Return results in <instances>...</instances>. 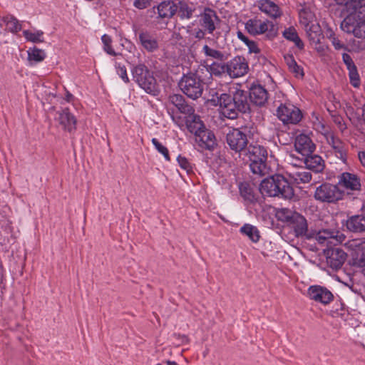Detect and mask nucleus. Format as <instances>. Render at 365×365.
I'll return each mask as SVG.
<instances>
[{"mask_svg": "<svg viewBox=\"0 0 365 365\" xmlns=\"http://www.w3.org/2000/svg\"><path fill=\"white\" fill-rule=\"evenodd\" d=\"M134 80L148 93L155 95L158 91L155 79L143 64L135 66L132 70Z\"/></svg>", "mask_w": 365, "mask_h": 365, "instance_id": "5", "label": "nucleus"}, {"mask_svg": "<svg viewBox=\"0 0 365 365\" xmlns=\"http://www.w3.org/2000/svg\"><path fill=\"white\" fill-rule=\"evenodd\" d=\"M245 155L250 161V169L254 174L264 175L267 173L266 161L267 151L262 145H250L245 150Z\"/></svg>", "mask_w": 365, "mask_h": 365, "instance_id": "2", "label": "nucleus"}, {"mask_svg": "<svg viewBox=\"0 0 365 365\" xmlns=\"http://www.w3.org/2000/svg\"><path fill=\"white\" fill-rule=\"evenodd\" d=\"M207 71L211 75L220 76L225 72L227 73V63L214 62L209 66Z\"/></svg>", "mask_w": 365, "mask_h": 365, "instance_id": "40", "label": "nucleus"}, {"mask_svg": "<svg viewBox=\"0 0 365 365\" xmlns=\"http://www.w3.org/2000/svg\"><path fill=\"white\" fill-rule=\"evenodd\" d=\"M202 51L206 56L211 57L217 60H222L224 54L216 49L212 48L207 45H205L202 48Z\"/></svg>", "mask_w": 365, "mask_h": 365, "instance_id": "44", "label": "nucleus"}, {"mask_svg": "<svg viewBox=\"0 0 365 365\" xmlns=\"http://www.w3.org/2000/svg\"><path fill=\"white\" fill-rule=\"evenodd\" d=\"M246 129V128L243 130L234 128L227 134V143L231 150H235L237 153L245 152L248 143V140L245 133Z\"/></svg>", "mask_w": 365, "mask_h": 365, "instance_id": "10", "label": "nucleus"}, {"mask_svg": "<svg viewBox=\"0 0 365 365\" xmlns=\"http://www.w3.org/2000/svg\"><path fill=\"white\" fill-rule=\"evenodd\" d=\"M115 66L116 68L117 73L125 83L129 82V78L127 74L126 68L124 66H121L120 63L115 62Z\"/></svg>", "mask_w": 365, "mask_h": 365, "instance_id": "50", "label": "nucleus"}, {"mask_svg": "<svg viewBox=\"0 0 365 365\" xmlns=\"http://www.w3.org/2000/svg\"><path fill=\"white\" fill-rule=\"evenodd\" d=\"M250 101L257 106H262L269 98L267 91L261 85H252L250 91Z\"/></svg>", "mask_w": 365, "mask_h": 365, "instance_id": "23", "label": "nucleus"}, {"mask_svg": "<svg viewBox=\"0 0 365 365\" xmlns=\"http://www.w3.org/2000/svg\"><path fill=\"white\" fill-rule=\"evenodd\" d=\"M231 99V96L227 93H222L218 97V105L221 114L227 118L235 119L238 116L240 110L237 106Z\"/></svg>", "mask_w": 365, "mask_h": 365, "instance_id": "15", "label": "nucleus"}, {"mask_svg": "<svg viewBox=\"0 0 365 365\" xmlns=\"http://www.w3.org/2000/svg\"><path fill=\"white\" fill-rule=\"evenodd\" d=\"M206 34H207V31L200 27L195 31L194 36L198 39H203L205 38Z\"/></svg>", "mask_w": 365, "mask_h": 365, "instance_id": "55", "label": "nucleus"}, {"mask_svg": "<svg viewBox=\"0 0 365 365\" xmlns=\"http://www.w3.org/2000/svg\"><path fill=\"white\" fill-rule=\"evenodd\" d=\"M294 148L296 151L304 157L313 153L316 146L308 135L301 133L295 138Z\"/></svg>", "mask_w": 365, "mask_h": 365, "instance_id": "18", "label": "nucleus"}, {"mask_svg": "<svg viewBox=\"0 0 365 365\" xmlns=\"http://www.w3.org/2000/svg\"><path fill=\"white\" fill-rule=\"evenodd\" d=\"M327 140L334 150L336 156L345 162L346 153L343 143L339 138H336L333 135H330L327 138Z\"/></svg>", "mask_w": 365, "mask_h": 365, "instance_id": "32", "label": "nucleus"}, {"mask_svg": "<svg viewBox=\"0 0 365 365\" xmlns=\"http://www.w3.org/2000/svg\"><path fill=\"white\" fill-rule=\"evenodd\" d=\"M186 125L188 130L195 135L205 128L200 116L194 113H190L186 117Z\"/></svg>", "mask_w": 365, "mask_h": 365, "instance_id": "28", "label": "nucleus"}, {"mask_svg": "<svg viewBox=\"0 0 365 365\" xmlns=\"http://www.w3.org/2000/svg\"><path fill=\"white\" fill-rule=\"evenodd\" d=\"M230 92L232 94L231 99L238 107L241 113H246L250 110V104L247 101V93L241 89V86L234 84L230 88Z\"/></svg>", "mask_w": 365, "mask_h": 365, "instance_id": "17", "label": "nucleus"}, {"mask_svg": "<svg viewBox=\"0 0 365 365\" xmlns=\"http://www.w3.org/2000/svg\"><path fill=\"white\" fill-rule=\"evenodd\" d=\"M102 42L103 43V50L109 55L117 56L118 53L114 51L112 47V38L107 34H104L101 37Z\"/></svg>", "mask_w": 365, "mask_h": 365, "instance_id": "45", "label": "nucleus"}, {"mask_svg": "<svg viewBox=\"0 0 365 365\" xmlns=\"http://www.w3.org/2000/svg\"><path fill=\"white\" fill-rule=\"evenodd\" d=\"M332 44L334 48L337 50L341 49L344 47V44L336 38L334 37L332 38Z\"/></svg>", "mask_w": 365, "mask_h": 365, "instance_id": "56", "label": "nucleus"}, {"mask_svg": "<svg viewBox=\"0 0 365 365\" xmlns=\"http://www.w3.org/2000/svg\"><path fill=\"white\" fill-rule=\"evenodd\" d=\"M289 71L296 77L302 78L304 75L303 68L299 66L292 55L287 54L284 56Z\"/></svg>", "mask_w": 365, "mask_h": 365, "instance_id": "33", "label": "nucleus"}, {"mask_svg": "<svg viewBox=\"0 0 365 365\" xmlns=\"http://www.w3.org/2000/svg\"><path fill=\"white\" fill-rule=\"evenodd\" d=\"M291 225L297 237H305L307 239L314 238V234L308 230L306 218L299 213H296L294 215V220Z\"/></svg>", "mask_w": 365, "mask_h": 365, "instance_id": "20", "label": "nucleus"}, {"mask_svg": "<svg viewBox=\"0 0 365 365\" xmlns=\"http://www.w3.org/2000/svg\"><path fill=\"white\" fill-rule=\"evenodd\" d=\"M166 364L167 365H178L176 362L171 361H166Z\"/></svg>", "mask_w": 365, "mask_h": 365, "instance_id": "59", "label": "nucleus"}, {"mask_svg": "<svg viewBox=\"0 0 365 365\" xmlns=\"http://www.w3.org/2000/svg\"><path fill=\"white\" fill-rule=\"evenodd\" d=\"M28 60L30 64L33 63H39L44 60L46 58V53L43 50L39 49L36 47L31 48L27 51Z\"/></svg>", "mask_w": 365, "mask_h": 365, "instance_id": "36", "label": "nucleus"}, {"mask_svg": "<svg viewBox=\"0 0 365 365\" xmlns=\"http://www.w3.org/2000/svg\"><path fill=\"white\" fill-rule=\"evenodd\" d=\"M358 155L361 165L365 167V152H359Z\"/></svg>", "mask_w": 365, "mask_h": 365, "instance_id": "58", "label": "nucleus"}, {"mask_svg": "<svg viewBox=\"0 0 365 365\" xmlns=\"http://www.w3.org/2000/svg\"><path fill=\"white\" fill-rule=\"evenodd\" d=\"M243 235L247 237L252 242H257L259 240L260 235L258 229L250 224H245L240 230Z\"/></svg>", "mask_w": 365, "mask_h": 365, "instance_id": "34", "label": "nucleus"}, {"mask_svg": "<svg viewBox=\"0 0 365 365\" xmlns=\"http://www.w3.org/2000/svg\"><path fill=\"white\" fill-rule=\"evenodd\" d=\"M240 191L241 195L247 200L254 201L255 200L252 190L247 183H242L240 185Z\"/></svg>", "mask_w": 365, "mask_h": 365, "instance_id": "42", "label": "nucleus"}, {"mask_svg": "<svg viewBox=\"0 0 365 365\" xmlns=\"http://www.w3.org/2000/svg\"><path fill=\"white\" fill-rule=\"evenodd\" d=\"M308 295L311 299L323 304H327L333 300L332 293L321 286H311L308 289Z\"/></svg>", "mask_w": 365, "mask_h": 365, "instance_id": "19", "label": "nucleus"}, {"mask_svg": "<svg viewBox=\"0 0 365 365\" xmlns=\"http://www.w3.org/2000/svg\"><path fill=\"white\" fill-rule=\"evenodd\" d=\"M195 9L189 6L186 4H181L179 9V16L181 19H190L194 13Z\"/></svg>", "mask_w": 365, "mask_h": 365, "instance_id": "46", "label": "nucleus"}, {"mask_svg": "<svg viewBox=\"0 0 365 365\" xmlns=\"http://www.w3.org/2000/svg\"><path fill=\"white\" fill-rule=\"evenodd\" d=\"M245 29L252 36L266 34L268 38H273L277 34L274 24L268 20H262L257 17L249 19L245 24Z\"/></svg>", "mask_w": 365, "mask_h": 365, "instance_id": "4", "label": "nucleus"}, {"mask_svg": "<svg viewBox=\"0 0 365 365\" xmlns=\"http://www.w3.org/2000/svg\"><path fill=\"white\" fill-rule=\"evenodd\" d=\"M197 24L207 31V34L215 36V32L220 26V19L215 11L205 7L197 16Z\"/></svg>", "mask_w": 365, "mask_h": 365, "instance_id": "8", "label": "nucleus"}, {"mask_svg": "<svg viewBox=\"0 0 365 365\" xmlns=\"http://www.w3.org/2000/svg\"><path fill=\"white\" fill-rule=\"evenodd\" d=\"M24 36L29 41L33 43L43 42V32L41 31H32L30 30H25L23 31Z\"/></svg>", "mask_w": 365, "mask_h": 365, "instance_id": "39", "label": "nucleus"}, {"mask_svg": "<svg viewBox=\"0 0 365 365\" xmlns=\"http://www.w3.org/2000/svg\"><path fill=\"white\" fill-rule=\"evenodd\" d=\"M283 36L292 42L294 43L295 46L299 49L304 48V43L299 37L296 29L294 27H289L285 29L283 32Z\"/></svg>", "mask_w": 365, "mask_h": 365, "instance_id": "35", "label": "nucleus"}, {"mask_svg": "<svg viewBox=\"0 0 365 365\" xmlns=\"http://www.w3.org/2000/svg\"><path fill=\"white\" fill-rule=\"evenodd\" d=\"M294 157L293 155H290V164L293 166L302 167L305 165L308 169L313 170L316 172L322 171L324 168V161L322 158L318 155H313V153L302 157L297 158L298 164L294 163Z\"/></svg>", "mask_w": 365, "mask_h": 365, "instance_id": "13", "label": "nucleus"}, {"mask_svg": "<svg viewBox=\"0 0 365 365\" xmlns=\"http://www.w3.org/2000/svg\"><path fill=\"white\" fill-rule=\"evenodd\" d=\"M157 9L159 17L170 18L177 11L178 6L173 1H165L158 6Z\"/></svg>", "mask_w": 365, "mask_h": 365, "instance_id": "31", "label": "nucleus"}, {"mask_svg": "<svg viewBox=\"0 0 365 365\" xmlns=\"http://www.w3.org/2000/svg\"><path fill=\"white\" fill-rule=\"evenodd\" d=\"M139 39L142 46L148 52H153L158 48V40L148 32L140 33Z\"/></svg>", "mask_w": 365, "mask_h": 365, "instance_id": "30", "label": "nucleus"}, {"mask_svg": "<svg viewBox=\"0 0 365 365\" xmlns=\"http://www.w3.org/2000/svg\"><path fill=\"white\" fill-rule=\"evenodd\" d=\"M299 22L305 27L308 36L310 38L315 40L318 36V31L315 29L317 26L313 24L315 20V14L313 11L307 6L300 9L299 13Z\"/></svg>", "mask_w": 365, "mask_h": 365, "instance_id": "14", "label": "nucleus"}, {"mask_svg": "<svg viewBox=\"0 0 365 365\" xmlns=\"http://www.w3.org/2000/svg\"><path fill=\"white\" fill-rule=\"evenodd\" d=\"M248 69V63L242 56H236L227 63V73L233 78L243 76Z\"/></svg>", "mask_w": 365, "mask_h": 365, "instance_id": "16", "label": "nucleus"}, {"mask_svg": "<svg viewBox=\"0 0 365 365\" xmlns=\"http://www.w3.org/2000/svg\"><path fill=\"white\" fill-rule=\"evenodd\" d=\"M343 194L337 185L325 182L316 188L314 197L321 202L333 203L341 200Z\"/></svg>", "mask_w": 365, "mask_h": 365, "instance_id": "7", "label": "nucleus"}, {"mask_svg": "<svg viewBox=\"0 0 365 365\" xmlns=\"http://www.w3.org/2000/svg\"><path fill=\"white\" fill-rule=\"evenodd\" d=\"M195 143L199 147L212 150L216 145V139L213 133L206 128L195 135Z\"/></svg>", "mask_w": 365, "mask_h": 365, "instance_id": "22", "label": "nucleus"}, {"mask_svg": "<svg viewBox=\"0 0 365 365\" xmlns=\"http://www.w3.org/2000/svg\"><path fill=\"white\" fill-rule=\"evenodd\" d=\"M57 115L56 120L64 130L69 133H73L76 130L77 120L68 108L58 111Z\"/></svg>", "mask_w": 365, "mask_h": 365, "instance_id": "21", "label": "nucleus"}, {"mask_svg": "<svg viewBox=\"0 0 365 365\" xmlns=\"http://www.w3.org/2000/svg\"><path fill=\"white\" fill-rule=\"evenodd\" d=\"M339 185L350 190H359L361 187L360 179L354 173L345 172L339 178Z\"/></svg>", "mask_w": 365, "mask_h": 365, "instance_id": "24", "label": "nucleus"}, {"mask_svg": "<svg viewBox=\"0 0 365 365\" xmlns=\"http://www.w3.org/2000/svg\"><path fill=\"white\" fill-rule=\"evenodd\" d=\"M347 229L353 232H365V215H359L349 217L346 221Z\"/></svg>", "mask_w": 365, "mask_h": 365, "instance_id": "26", "label": "nucleus"}, {"mask_svg": "<svg viewBox=\"0 0 365 365\" xmlns=\"http://www.w3.org/2000/svg\"><path fill=\"white\" fill-rule=\"evenodd\" d=\"M312 233L318 243L330 247L341 243L345 239V235L336 230L323 229Z\"/></svg>", "mask_w": 365, "mask_h": 365, "instance_id": "9", "label": "nucleus"}, {"mask_svg": "<svg viewBox=\"0 0 365 365\" xmlns=\"http://www.w3.org/2000/svg\"><path fill=\"white\" fill-rule=\"evenodd\" d=\"M133 5L139 9H143L150 5V0H134Z\"/></svg>", "mask_w": 365, "mask_h": 365, "instance_id": "53", "label": "nucleus"}, {"mask_svg": "<svg viewBox=\"0 0 365 365\" xmlns=\"http://www.w3.org/2000/svg\"><path fill=\"white\" fill-rule=\"evenodd\" d=\"M297 212H293L289 209H282L277 212L278 217L285 222H289L290 224L294 220V215Z\"/></svg>", "mask_w": 365, "mask_h": 365, "instance_id": "47", "label": "nucleus"}, {"mask_svg": "<svg viewBox=\"0 0 365 365\" xmlns=\"http://www.w3.org/2000/svg\"><path fill=\"white\" fill-rule=\"evenodd\" d=\"M245 43L247 46L250 53H259L260 50L258 48L257 44L255 41L248 39V41H246Z\"/></svg>", "mask_w": 365, "mask_h": 365, "instance_id": "52", "label": "nucleus"}, {"mask_svg": "<svg viewBox=\"0 0 365 365\" xmlns=\"http://www.w3.org/2000/svg\"><path fill=\"white\" fill-rule=\"evenodd\" d=\"M345 6L351 13H356V11L365 6V0H346Z\"/></svg>", "mask_w": 365, "mask_h": 365, "instance_id": "43", "label": "nucleus"}, {"mask_svg": "<svg viewBox=\"0 0 365 365\" xmlns=\"http://www.w3.org/2000/svg\"><path fill=\"white\" fill-rule=\"evenodd\" d=\"M349 118L355 126L364 133L365 131V105L361 108V117H360L359 113H352Z\"/></svg>", "mask_w": 365, "mask_h": 365, "instance_id": "38", "label": "nucleus"}, {"mask_svg": "<svg viewBox=\"0 0 365 365\" xmlns=\"http://www.w3.org/2000/svg\"><path fill=\"white\" fill-rule=\"evenodd\" d=\"M152 143L155 146V149L161 153L166 160H170V155L168 148L164 146L161 143H160L156 138L152 139Z\"/></svg>", "mask_w": 365, "mask_h": 365, "instance_id": "48", "label": "nucleus"}, {"mask_svg": "<svg viewBox=\"0 0 365 365\" xmlns=\"http://www.w3.org/2000/svg\"><path fill=\"white\" fill-rule=\"evenodd\" d=\"M349 70V76L351 85L354 87H358L360 84V78L357 72L356 67H352Z\"/></svg>", "mask_w": 365, "mask_h": 365, "instance_id": "49", "label": "nucleus"}, {"mask_svg": "<svg viewBox=\"0 0 365 365\" xmlns=\"http://www.w3.org/2000/svg\"><path fill=\"white\" fill-rule=\"evenodd\" d=\"M277 115L284 123L297 124L302 119L301 110L292 104H281Z\"/></svg>", "mask_w": 365, "mask_h": 365, "instance_id": "12", "label": "nucleus"}, {"mask_svg": "<svg viewBox=\"0 0 365 365\" xmlns=\"http://www.w3.org/2000/svg\"><path fill=\"white\" fill-rule=\"evenodd\" d=\"M288 176L297 184L308 183L312 180V173L304 168L291 170L289 168L286 171Z\"/></svg>", "mask_w": 365, "mask_h": 365, "instance_id": "25", "label": "nucleus"}, {"mask_svg": "<svg viewBox=\"0 0 365 365\" xmlns=\"http://www.w3.org/2000/svg\"><path fill=\"white\" fill-rule=\"evenodd\" d=\"M365 242L354 239L345 244L353 262V264L359 267H365Z\"/></svg>", "mask_w": 365, "mask_h": 365, "instance_id": "11", "label": "nucleus"}, {"mask_svg": "<svg viewBox=\"0 0 365 365\" xmlns=\"http://www.w3.org/2000/svg\"><path fill=\"white\" fill-rule=\"evenodd\" d=\"M346 259V253L341 249L336 248L331 250L327 258V263L334 269L340 268Z\"/></svg>", "mask_w": 365, "mask_h": 365, "instance_id": "29", "label": "nucleus"}, {"mask_svg": "<svg viewBox=\"0 0 365 365\" xmlns=\"http://www.w3.org/2000/svg\"><path fill=\"white\" fill-rule=\"evenodd\" d=\"M178 162L180 165V166L184 169L187 173H189L192 170V167L188 162V160L182 156H178Z\"/></svg>", "mask_w": 365, "mask_h": 365, "instance_id": "51", "label": "nucleus"}, {"mask_svg": "<svg viewBox=\"0 0 365 365\" xmlns=\"http://www.w3.org/2000/svg\"><path fill=\"white\" fill-rule=\"evenodd\" d=\"M4 21L9 31L13 33H16L21 29V26L19 21L13 16H8L4 19Z\"/></svg>", "mask_w": 365, "mask_h": 365, "instance_id": "41", "label": "nucleus"}, {"mask_svg": "<svg viewBox=\"0 0 365 365\" xmlns=\"http://www.w3.org/2000/svg\"><path fill=\"white\" fill-rule=\"evenodd\" d=\"M258 7L261 11L274 19L282 14L279 6L270 0H260Z\"/></svg>", "mask_w": 365, "mask_h": 365, "instance_id": "27", "label": "nucleus"}, {"mask_svg": "<svg viewBox=\"0 0 365 365\" xmlns=\"http://www.w3.org/2000/svg\"><path fill=\"white\" fill-rule=\"evenodd\" d=\"M179 87L189 98L196 99L201 96L204 83L196 73H189L182 77Z\"/></svg>", "mask_w": 365, "mask_h": 365, "instance_id": "3", "label": "nucleus"}, {"mask_svg": "<svg viewBox=\"0 0 365 365\" xmlns=\"http://www.w3.org/2000/svg\"><path fill=\"white\" fill-rule=\"evenodd\" d=\"M156 365H161V364H157Z\"/></svg>", "mask_w": 365, "mask_h": 365, "instance_id": "60", "label": "nucleus"}, {"mask_svg": "<svg viewBox=\"0 0 365 365\" xmlns=\"http://www.w3.org/2000/svg\"><path fill=\"white\" fill-rule=\"evenodd\" d=\"M237 37L240 40H241L242 42L245 43L246 41H248V38L246 37L242 31H238L237 33Z\"/></svg>", "mask_w": 365, "mask_h": 365, "instance_id": "57", "label": "nucleus"}, {"mask_svg": "<svg viewBox=\"0 0 365 365\" xmlns=\"http://www.w3.org/2000/svg\"><path fill=\"white\" fill-rule=\"evenodd\" d=\"M341 29L356 38H365V15L351 13L341 24Z\"/></svg>", "mask_w": 365, "mask_h": 365, "instance_id": "6", "label": "nucleus"}, {"mask_svg": "<svg viewBox=\"0 0 365 365\" xmlns=\"http://www.w3.org/2000/svg\"><path fill=\"white\" fill-rule=\"evenodd\" d=\"M170 101L182 113H191L192 110L191 106L185 103L184 98L181 95H173L170 96Z\"/></svg>", "mask_w": 365, "mask_h": 365, "instance_id": "37", "label": "nucleus"}, {"mask_svg": "<svg viewBox=\"0 0 365 365\" xmlns=\"http://www.w3.org/2000/svg\"><path fill=\"white\" fill-rule=\"evenodd\" d=\"M343 61L346 64L347 69H349L352 67L356 66L351 58V56L347 53H344L342 56Z\"/></svg>", "mask_w": 365, "mask_h": 365, "instance_id": "54", "label": "nucleus"}, {"mask_svg": "<svg viewBox=\"0 0 365 365\" xmlns=\"http://www.w3.org/2000/svg\"><path fill=\"white\" fill-rule=\"evenodd\" d=\"M259 191L264 196L279 197L292 199L294 195L293 187L281 175H272L264 179L259 185Z\"/></svg>", "mask_w": 365, "mask_h": 365, "instance_id": "1", "label": "nucleus"}]
</instances>
